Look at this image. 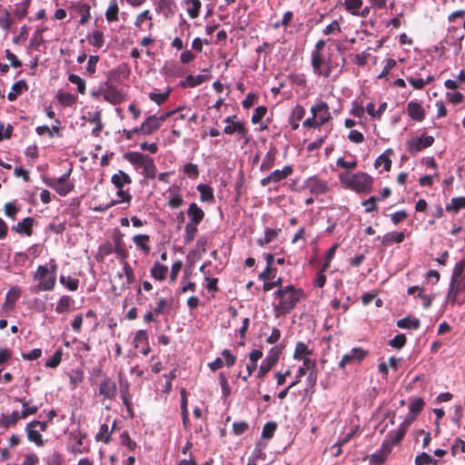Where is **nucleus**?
Listing matches in <instances>:
<instances>
[{
	"label": "nucleus",
	"instance_id": "1",
	"mask_svg": "<svg viewBox=\"0 0 465 465\" xmlns=\"http://www.w3.org/2000/svg\"><path fill=\"white\" fill-rule=\"evenodd\" d=\"M325 40L321 39L316 42L311 54V65L313 74L323 78L331 77L335 72L333 78L336 80L342 72L345 58H342V64L339 66V64L332 59L330 50L325 52Z\"/></svg>",
	"mask_w": 465,
	"mask_h": 465
},
{
	"label": "nucleus",
	"instance_id": "2",
	"mask_svg": "<svg viewBox=\"0 0 465 465\" xmlns=\"http://www.w3.org/2000/svg\"><path fill=\"white\" fill-rule=\"evenodd\" d=\"M304 292L292 284L279 288L274 292L276 302L273 303V312L276 317L289 313L303 298Z\"/></svg>",
	"mask_w": 465,
	"mask_h": 465
},
{
	"label": "nucleus",
	"instance_id": "3",
	"mask_svg": "<svg viewBox=\"0 0 465 465\" xmlns=\"http://www.w3.org/2000/svg\"><path fill=\"white\" fill-rule=\"evenodd\" d=\"M56 272L57 264L54 259H50L47 264L39 265L33 276L36 285L32 291L35 292L52 291L56 283Z\"/></svg>",
	"mask_w": 465,
	"mask_h": 465
},
{
	"label": "nucleus",
	"instance_id": "4",
	"mask_svg": "<svg viewBox=\"0 0 465 465\" xmlns=\"http://www.w3.org/2000/svg\"><path fill=\"white\" fill-rule=\"evenodd\" d=\"M339 179L347 188L359 193H369L373 185V179L368 173L358 172L353 174L340 173Z\"/></svg>",
	"mask_w": 465,
	"mask_h": 465
},
{
	"label": "nucleus",
	"instance_id": "5",
	"mask_svg": "<svg viewBox=\"0 0 465 465\" xmlns=\"http://www.w3.org/2000/svg\"><path fill=\"white\" fill-rule=\"evenodd\" d=\"M312 116L305 119L302 126L308 129H316L331 119L330 107L326 102L318 101L311 107Z\"/></svg>",
	"mask_w": 465,
	"mask_h": 465
},
{
	"label": "nucleus",
	"instance_id": "6",
	"mask_svg": "<svg viewBox=\"0 0 465 465\" xmlns=\"http://www.w3.org/2000/svg\"><path fill=\"white\" fill-rule=\"evenodd\" d=\"M70 173L71 171L59 178L43 176L42 180L45 185L53 188L60 196H65L74 188V184L69 181Z\"/></svg>",
	"mask_w": 465,
	"mask_h": 465
},
{
	"label": "nucleus",
	"instance_id": "7",
	"mask_svg": "<svg viewBox=\"0 0 465 465\" xmlns=\"http://www.w3.org/2000/svg\"><path fill=\"white\" fill-rule=\"evenodd\" d=\"M282 352V347L281 345H275L269 351L267 356L263 359L259 367L257 373L259 378L264 377L271 371L279 361Z\"/></svg>",
	"mask_w": 465,
	"mask_h": 465
},
{
	"label": "nucleus",
	"instance_id": "8",
	"mask_svg": "<svg viewBox=\"0 0 465 465\" xmlns=\"http://www.w3.org/2000/svg\"><path fill=\"white\" fill-rule=\"evenodd\" d=\"M368 353V351L361 347L352 348L341 357L339 367L344 369L347 365L359 364L367 357Z\"/></svg>",
	"mask_w": 465,
	"mask_h": 465
},
{
	"label": "nucleus",
	"instance_id": "9",
	"mask_svg": "<svg viewBox=\"0 0 465 465\" xmlns=\"http://www.w3.org/2000/svg\"><path fill=\"white\" fill-rule=\"evenodd\" d=\"M433 143L434 137L431 135L422 134L421 136H414L408 140L407 149L409 153L414 154L431 146Z\"/></svg>",
	"mask_w": 465,
	"mask_h": 465
},
{
	"label": "nucleus",
	"instance_id": "10",
	"mask_svg": "<svg viewBox=\"0 0 465 465\" xmlns=\"http://www.w3.org/2000/svg\"><path fill=\"white\" fill-rule=\"evenodd\" d=\"M235 118V115L227 116L223 120V122L226 124L223 132L229 135L238 134L241 135L242 138H245L248 134V130L242 122L234 121Z\"/></svg>",
	"mask_w": 465,
	"mask_h": 465
},
{
	"label": "nucleus",
	"instance_id": "11",
	"mask_svg": "<svg viewBox=\"0 0 465 465\" xmlns=\"http://www.w3.org/2000/svg\"><path fill=\"white\" fill-rule=\"evenodd\" d=\"M408 426L409 425H407V422L404 421L396 430L391 431L388 440L382 444V450L389 452L391 446L398 444L403 439Z\"/></svg>",
	"mask_w": 465,
	"mask_h": 465
},
{
	"label": "nucleus",
	"instance_id": "12",
	"mask_svg": "<svg viewBox=\"0 0 465 465\" xmlns=\"http://www.w3.org/2000/svg\"><path fill=\"white\" fill-rule=\"evenodd\" d=\"M305 187L308 188L311 193L318 195L324 194L329 191L328 182L320 179L318 176H311L305 181Z\"/></svg>",
	"mask_w": 465,
	"mask_h": 465
},
{
	"label": "nucleus",
	"instance_id": "13",
	"mask_svg": "<svg viewBox=\"0 0 465 465\" xmlns=\"http://www.w3.org/2000/svg\"><path fill=\"white\" fill-rule=\"evenodd\" d=\"M116 278L120 281V289L125 290L134 282V272L131 265L123 262V269L117 272Z\"/></svg>",
	"mask_w": 465,
	"mask_h": 465
},
{
	"label": "nucleus",
	"instance_id": "14",
	"mask_svg": "<svg viewBox=\"0 0 465 465\" xmlns=\"http://www.w3.org/2000/svg\"><path fill=\"white\" fill-rule=\"evenodd\" d=\"M222 355L224 358V361L221 358H216L213 361L208 363V367L215 371L219 369H222L224 365L227 367H232L234 365L236 361V357L231 353V351L227 349H224L222 351Z\"/></svg>",
	"mask_w": 465,
	"mask_h": 465
},
{
	"label": "nucleus",
	"instance_id": "15",
	"mask_svg": "<svg viewBox=\"0 0 465 465\" xmlns=\"http://www.w3.org/2000/svg\"><path fill=\"white\" fill-rule=\"evenodd\" d=\"M406 112L408 115L416 122H422L426 112L422 104L418 101H411L407 104Z\"/></svg>",
	"mask_w": 465,
	"mask_h": 465
},
{
	"label": "nucleus",
	"instance_id": "16",
	"mask_svg": "<svg viewBox=\"0 0 465 465\" xmlns=\"http://www.w3.org/2000/svg\"><path fill=\"white\" fill-rule=\"evenodd\" d=\"M134 26L141 31H150L153 26V15L150 10H144L135 17Z\"/></svg>",
	"mask_w": 465,
	"mask_h": 465
},
{
	"label": "nucleus",
	"instance_id": "17",
	"mask_svg": "<svg viewBox=\"0 0 465 465\" xmlns=\"http://www.w3.org/2000/svg\"><path fill=\"white\" fill-rule=\"evenodd\" d=\"M101 93L104 100L112 104H118L124 100V95L113 85H108Z\"/></svg>",
	"mask_w": 465,
	"mask_h": 465
},
{
	"label": "nucleus",
	"instance_id": "18",
	"mask_svg": "<svg viewBox=\"0 0 465 465\" xmlns=\"http://www.w3.org/2000/svg\"><path fill=\"white\" fill-rule=\"evenodd\" d=\"M176 5L174 0H158L155 5V11L169 18L175 13Z\"/></svg>",
	"mask_w": 465,
	"mask_h": 465
},
{
	"label": "nucleus",
	"instance_id": "19",
	"mask_svg": "<svg viewBox=\"0 0 465 465\" xmlns=\"http://www.w3.org/2000/svg\"><path fill=\"white\" fill-rule=\"evenodd\" d=\"M99 393L104 396V399H114L117 393L115 381L111 379H105L100 384Z\"/></svg>",
	"mask_w": 465,
	"mask_h": 465
},
{
	"label": "nucleus",
	"instance_id": "20",
	"mask_svg": "<svg viewBox=\"0 0 465 465\" xmlns=\"http://www.w3.org/2000/svg\"><path fill=\"white\" fill-rule=\"evenodd\" d=\"M424 406V401L420 398H414L411 399L409 404V411L410 414L405 420V422H407V425H410L411 422H412L416 416L421 411Z\"/></svg>",
	"mask_w": 465,
	"mask_h": 465
},
{
	"label": "nucleus",
	"instance_id": "21",
	"mask_svg": "<svg viewBox=\"0 0 465 465\" xmlns=\"http://www.w3.org/2000/svg\"><path fill=\"white\" fill-rule=\"evenodd\" d=\"M161 127L159 124V120L156 115L148 116L141 124L140 130L141 134L143 135H148L157 131Z\"/></svg>",
	"mask_w": 465,
	"mask_h": 465
},
{
	"label": "nucleus",
	"instance_id": "22",
	"mask_svg": "<svg viewBox=\"0 0 465 465\" xmlns=\"http://www.w3.org/2000/svg\"><path fill=\"white\" fill-rule=\"evenodd\" d=\"M189 221L187 223L199 225L204 218V212L195 203L189 205L187 210Z\"/></svg>",
	"mask_w": 465,
	"mask_h": 465
},
{
	"label": "nucleus",
	"instance_id": "23",
	"mask_svg": "<svg viewBox=\"0 0 465 465\" xmlns=\"http://www.w3.org/2000/svg\"><path fill=\"white\" fill-rule=\"evenodd\" d=\"M35 220L32 217H26L19 222L16 225L12 227V230L15 231L19 234H25L31 236L33 233V226Z\"/></svg>",
	"mask_w": 465,
	"mask_h": 465
},
{
	"label": "nucleus",
	"instance_id": "24",
	"mask_svg": "<svg viewBox=\"0 0 465 465\" xmlns=\"http://www.w3.org/2000/svg\"><path fill=\"white\" fill-rule=\"evenodd\" d=\"M19 420H21V417L19 411H14L10 414L1 413L0 429L7 430L10 427L15 426Z\"/></svg>",
	"mask_w": 465,
	"mask_h": 465
},
{
	"label": "nucleus",
	"instance_id": "25",
	"mask_svg": "<svg viewBox=\"0 0 465 465\" xmlns=\"http://www.w3.org/2000/svg\"><path fill=\"white\" fill-rule=\"evenodd\" d=\"M314 367H315V360L304 359L302 365L297 371L295 380L289 384V388H293L298 383H300L302 377L306 374V372L308 371V369H313Z\"/></svg>",
	"mask_w": 465,
	"mask_h": 465
},
{
	"label": "nucleus",
	"instance_id": "26",
	"mask_svg": "<svg viewBox=\"0 0 465 465\" xmlns=\"http://www.w3.org/2000/svg\"><path fill=\"white\" fill-rule=\"evenodd\" d=\"M111 183L116 189H121L124 188V185L132 183V179L125 172L119 170L117 173L113 174Z\"/></svg>",
	"mask_w": 465,
	"mask_h": 465
},
{
	"label": "nucleus",
	"instance_id": "27",
	"mask_svg": "<svg viewBox=\"0 0 465 465\" xmlns=\"http://www.w3.org/2000/svg\"><path fill=\"white\" fill-rule=\"evenodd\" d=\"M133 242L137 249L147 254L151 252L150 236L148 234H136L133 237Z\"/></svg>",
	"mask_w": 465,
	"mask_h": 465
},
{
	"label": "nucleus",
	"instance_id": "28",
	"mask_svg": "<svg viewBox=\"0 0 465 465\" xmlns=\"http://www.w3.org/2000/svg\"><path fill=\"white\" fill-rule=\"evenodd\" d=\"M277 153L276 147L271 145L261 163L260 169L262 171H268L273 166Z\"/></svg>",
	"mask_w": 465,
	"mask_h": 465
},
{
	"label": "nucleus",
	"instance_id": "29",
	"mask_svg": "<svg viewBox=\"0 0 465 465\" xmlns=\"http://www.w3.org/2000/svg\"><path fill=\"white\" fill-rule=\"evenodd\" d=\"M21 288L18 286H13L9 289L5 295V300L4 305L9 309H14L17 300L21 296Z\"/></svg>",
	"mask_w": 465,
	"mask_h": 465
},
{
	"label": "nucleus",
	"instance_id": "30",
	"mask_svg": "<svg viewBox=\"0 0 465 465\" xmlns=\"http://www.w3.org/2000/svg\"><path fill=\"white\" fill-rule=\"evenodd\" d=\"M25 432L29 441L34 442L38 447L44 446L45 441L40 430L35 427H30V422L25 427Z\"/></svg>",
	"mask_w": 465,
	"mask_h": 465
},
{
	"label": "nucleus",
	"instance_id": "31",
	"mask_svg": "<svg viewBox=\"0 0 465 465\" xmlns=\"http://www.w3.org/2000/svg\"><path fill=\"white\" fill-rule=\"evenodd\" d=\"M312 351L309 349L308 345L302 341H299L293 352V358L298 361H302L303 362L304 359H311L310 355H312Z\"/></svg>",
	"mask_w": 465,
	"mask_h": 465
},
{
	"label": "nucleus",
	"instance_id": "32",
	"mask_svg": "<svg viewBox=\"0 0 465 465\" xmlns=\"http://www.w3.org/2000/svg\"><path fill=\"white\" fill-rule=\"evenodd\" d=\"M74 302V300L69 295H63L56 303L55 312L59 314L67 313L70 312Z\"/></svg>",
	"mask_w": 465,
	"mask_h": 465
},
{
	"label": "nucleus",
	"instance_id": "33",
	"mask_svg": "<svg viewBox=\"0 0 465 465\" xmlns=\"http://www.w3.org/2000/svg\"><path fill=\"white\" fill-rule=\"evenodd\" d=\"M208 80L205 74L193 75L189 74L183 81L181 82L183 87H195Z\"/></svg>",
	"mask_w": 465,
	"mask_h": 465
},
{
	"label": "nucleus",
	"instance_id": "34",
	"mask_svg": "<svg viewBox=\"0 0 465 465\" xmlns=\"http://www.w3.org/2000/svg\"><path fill=\"white\" fill-rule=\"evenodd\" d=\"M142 173L148 179H154L157 175V169L152 157H148L141 167Z\"/></svg>",
	"mask_w": 465,
	"mask_h": 465
},
{
	"label": "nucleus",
	"instance_id": "35",
	"mask_svg": "<svg viewBox=\"0 0 465 465\" xmlns=\"http://www.w3.org/2000/svg\"><path fill=\"white\" fill-rule=\"evenodd\" d=\"M149 156L143 154L138 152H128L124 154V158L131 163L134 165L142 167L145 160H147Z\"/></svg>",
	"mask_w": 465,
	"mask_h": 465
},
{
	"label": "nucleus",
	"instance_id": "36",
	"mask_svg": "<svg viewBox=\"0 0 465 465\" xmlns=\"http://www.w3.org/2000/svg\"><path fill=\"white\" fill-rule=\"evenodd\" d=\"M293 172L292 165H285L282 170H274L270 173L272 183H279L288 176H290Z\"/></svg>",
	"mask_w": 465,
	"mask_h": 465
},
{
	"label": "nucleus",
	"instance_id": "37",
	"mask_svg": "<svg viewBox=\"0 0 465 465\" xmlns=\"http://www.w3.org/2000/svg\"><path fill=\"white\" fill-rule=\"evenodd\" d=\"M27 84L24 80H20L16 83H15L12 87L11 91L7 94V99L9 101H15L19 94H21L24 91H26Z\"/></svg>",
	"mask_w": 465,
	"mask_h": 465
},
{
	"label": "nucleus",
	"instance_id": "38",
	"mask_svg": "<svg viewBox=\"0 0 465 465\" xmlns=\"http://www.w3.org/2000/svg\"><path fill=\"white\" fill-rule=\"evenodd\" d=\"M168 267L160 262H155L151 269V275L157 281H163L166 277Z\"/></svg>",
	"mask_w": 465,
	"mask_h": 465
},
{
	"label": "nucleus",
	"instance_id": "39",
	"mask_svg": "<svg viewBox=\"0 0 465 465\" xmlns=\"http://www.w3.org/2000/svg\"><path fill=\"white\" fill-rule=\"evenodd\" d=\"M115 426V422L113 424V428L110 430L107 424H102L100 426L99 431L95 435L96 441H103L104 443H109L111 440V434L114 430V428Z\"/></svg>",
	"mask_w": 465,
	"mask_h": 465
},
{
	"label": "nucleus",
	"instance_id": "40",
	"mask_svg": "<svg viewBox=\"0 0 465 465\" xmlns=\"http://www.w3.org/2000/svg\"><path fill=\"white\" fill-rule=\"evenodd\" d=\"M186 12L188 15L194 19L199 16L202 4L200 0H185Z\"/></svg>",
	"mask_w": 465,
	"mask_h": 465
},
{
	"label": "nucleus",
	"instance_id": "41",
	"mask_svg": "<svg viewBox=\"0 0 465 465\" xmlns=\"http://www.w3.org/2000/svg\"><path fill=\"white\" fill-rule=\"evenodd\" d=\"M87 38H88L89 44L96 48H101L104 44V33L99 30L92 31L88 35Z\"/></svg>",
	"mask_w": 465,
	"mask_h": 465
},
{
	"label": "nucleus",
	"instance_id": "42",
	"mask_svg": "<svg viewBox=\"0 0 465 465\" xmlns=\"http://www.w3.org/2000/svg\"><path fill=\"white\" fill-rule=\"evenodd\" d=\"M397 326L401 329L417 330L420 327V320L414 317H405L397 322Z\"/></svg>",
	"mask_w": 465,
	"mask_h": 465
},
{
	"label": "nucleus",
	"instance_id": "43",
	"mask_svg": "<svg viewBox=\"0 0 465 465\" xmlns=\"http://www.w3.org/2000/svg\"><path fill=\"white\" fill-rule=\"evenodd\" d=\"M405 234L402 232H391L383 235L382 243L388 245L392 242L401 243L403 242Z\"/></svg>",
	"mask_w": 465,
	"mask_h": 465
},
{
	"label": "nucleus",
	"instance_id": "44",
	"mask_svg": "<svg viewBox=\"0 0 465 465\" xmlns=\"http://www.w3.org/2000/svg\"><path fill=\"white\" fill-rule=\"evenodd\" d=\"M119 7L117 0H110L109 6L105 11V18L108 22L118 21Z\"/></svg>",
	"mask_w": 465,
	"mask_h": 465
},
{
	"label": "nucleus",
	"instance_id": "45",
	"mask_svg": "<svg viewBox=\"0 0 465 465\" xmlns=\"http://www.w3.org/2000/svg\"><path fill=\"white\" fill-rule=\"evenodd\" d=\"M198 232V225L187 223L184 227L183 242H192Z\"/></svg>",
	"mask_w": 465,
	"mask_h": 465
},
{
	"label": "nucleus",
	"instance_id": "46",
	"mask_svg": "<svg viewBox=\"0 0 465 465\" xmlns=\"http://www.w3.org/2000/svg\"><path fill=\"white\" fill-rule=\"evenodd\" d=\"M197 191L201 194V200L203 202H212L213 201V188L207 184L200 183L196 187Z\"/></svg>",
	"mask_w": 465,
	"mask_h": 465
},
{
	"label": "nucleus",
	"instance_id": "47",
	"mask_svg": "<svg viewBox=\"0 0 465 465\" xmlns=\"http://www.w3.org/2000/svg\"><path fill=\"white\" fill-rule=\"evenodd\" d=\"M13 25V19L11 18V14L7 9H3L0 11V28L8 31Z\"/></svg>",
	"mask_w": 465,
	"mask_h": 465
},
{
	"label": "nucleus",
	"instance_id": "48",
	"mask_svg": "<svg viewBox=\"0 0 465 465\" xmlns=\"http://www.w3.org/2000/svg\"><path fill=\"white\" fill-rule=\"evenodd\" d=\"M344 5L349 13L358 15L362 5V0H344Z\"/></svg>",
	"mask_w": 465,
	"mask_h": 465
},
{
	"label": "nucleus",
	"instance_id": "49",
	"mask_svg": "<svg viewBox=\"0 0 465 465\" xmlns=\"http://www.w3.org/2000/svg\"><path fill=\"white\" fill-rule=\"evenodd\" d=\"M181 394H182L181 414H182V419H183V424L184 428L187 429L188 422H189V417H188L189 413H188V409H187V398L185 395V391L183 390Z\"/></svg>",
	"mask_w": 465,
	"mask_h": 465
},
{
	"label": "nucleus",
	"instance_id": "50",
	"mask_svg": "<svg viewBox=\"0 0 465 465\" xmlns=\"http://www.w3.org/2000/svg\"><path fill=\"white\" fill-rule=\"evenodd\" d=\"M60 283L63 284L69 291H76L78 289L79 281L70 276L61 275L59 278Z\"/></svg>",
	"mask_w": 465,
	"mask_h": 465
},
{
	"label": "nucleus",
	"instance_id": "51",
	"mask_svg": "<svg viewBox=\"0 0 465 465\" xmlns=\"http://www.w3.org/2000/svg\"><path fill=\"white\" fill-rule=\"evenodd\" d=\"M277 236H278V232L276 230H273L271 228H266L264 230V237L258 239L257 243L260 246H263V245L268 244L271 242H272Z\"/></svg>",
	"mask_w": 465,
	"mask_h": 465
},
{
	"label": "nucleus",
	"instance_id": "52",
	"mask_svg": "<svg viewBox=\"0 0 465 465\" xmlns=\"http://www.w3.org/2000/svg\"><path fill=\"white\" fill-rule=\"evenodd\" d=\"M308 376L306 379V388L305 391L308 393L310 391H312L316 381H317V371L316 366L313 369H308Z\"/></svg>",
	"mask_w": 465,
	"mask_h": 465
},
{
	"label": "nucleus",
	"instance_id": "53",
	"mask_svg": "<svg viewBox=\"0 0 465 465\" xmlns=\"http://www.w3.org/2000/svg\"><path fill=\"white\" fill-rule=\"evenodd\" d=\"M114 252H115V254L117 255L118 258L122 259L124 262V260L126 259V257L128 255V252L123 245L121 237L116 236L114 240Z\"/></svg>",
	"mask_w": 465,
	"mask_h": 465
},
{
	"label": "nucleus",
	"instance_id": "54",
	"mask_svg": "<svg viewBox=\"0 0 465 465\" xmlns=\"http://www.w3.org/2000/svg\"><path fill=\"white\" fill-rule=\"evenodd\" d=\"M170 93H171V88L168 87L167 90L163 93H155V92L150 93L149 98L153 102H154L155 104L160 105V104H163L168 99Z\"/></svg>",
	"mask_w": 465,
	"mask_h": 465
},
{
	"label": "nucleus",
	"instance_id": "55",
	"mask_svg": "<svg viewBox=\"0 0 465 465\" xmlns=\"http://www.w3.org/2000/svg\"><path fill=\"white\" fill-rule=\"evenodd\" d=\"M89 123L94 125L92 133L94 135H98L103 129V124L101 120V113L99 111L95 112L91 118L88 119Z\"/></svg>",
	"mask_w": 465,
	"mask_h": 465
},
{
	"label": "nucleus",
	"instance_id": "56",
	"mask_svg": "<svg viewBox=\"0 0 465 465\" xmlns=\"http://www.w3.org/2000/svg\"><path fill=\"white\" fill-rule=\"evenodd\" d=\"M465 208V197H456L451 199L450 204L446 206L448 212H458L459 210Z\"/></svg>",
	"mask_w": 465,
	"mask_h": 465
},
{
	"label": "nucleus",
	"instance_id": "57",
	"mask_svg": "<svg viewBox=\"0 0 465 465\" xmlns=\"http://www.w3.org/2000/svg\"><path fill=\"white\" fill-rule=\"evenodd\" d=\"M63 352L62 350H57L46 361L45 367L56 368L62 361Z\"/></svg>",
	"mask_w": 465,
	"mask_h": 465
},
{
	"label": "nucleus",
	"instance_id": "58",
	"mask_svg": "<svg viewBox=\"0 0 465 465\" xmlns=\"http://www.w3.org/2000/svg\"><path fill=\"white\" fill-rule=\"evenodd\" d=\"M336 164L338 167L343 168L345 170H354L357 167V160L354 156H351V161H346L344 158H338Z\"/></svg>",
	"mask_w": 465,
	"mask_h": 465
},
{
	"label": "nucleus",
	"instance_id": "59",
	"mask_svg": "<svg viewBox=\"0 0 465 465\" xmlns=\"http://www.w3.org/2000/svg\"><path fill=\"white\" fill-rule=\"evenodd\" d=\"M183 171L189 178L196 179L199 176V168L195 163H188L184 164Z\"/></svg>",
	"mask_w": 465,
	"mask_h": 465
},
{
	"label": "nucleus",
	"instance_id": "60",
	"mask_svg": "<svg viewBox=\"0 0 465 465\" xmlns=\"http://www.w3.org/2000/svg\"><path fill=\"white\" fill-rule=\"evenodd\" d=\"M116 195L118 199L112 200V202H116V204L126 203L127 204L130 203L132 200V195L129 193V191L124 190V188L117 189Z\"/></svg>",
	"mask_w": 465,
	"mask_h": 465
},
{
	"label": "nucleus",
	"instance_id": "61",
	"mask_svg": "<svg viewBox=\"0 0 465 465\" xmlns=\"http://www.w3.org/2000/svg\"><path fill=\"white\" fill-rule=\"evenodd\" d=\"M120 443L122 446L126 447L130 450H134L136 448V442L134 441L127 431H124L120 436Z\"/></svg>",
	"mask_w": 465,
	"mask_h": 465
},
{
	"label": "nucleus",
	"instance_id": "62",
	"mask_svg": "<svg viewBox=\"0 0 465 465\" xmlns=\"http://www.w3.org/2000/svg\"><path fill=\"white\" fill-rule=\"evenodd\" d=\"M266 114H267L266 106L261 105V106L256 107L252 115V123L254 124L261 123V121L262 120V118L265 116Z\"/></svg>",
	"mask_w": 465,
	"mask_h": 465
},
{
	"label": "nucleus",
	"instance_id": "63",
	"mask_svg": "<svg viewBox=\"0 0 465 465\" xmlns=\"http://www.w3.org/2000/svg\"><path fill=\"white\" fill-rule=\"evenodd\" d=\"M68 80L70 83L77 85V91L80 94H84L85 92V82L77 74H71L68 76Z\"/></svg>",
	"mask_w": 465,
	"mask_h": 465
},
{
	"label": "nucleus",
	"instance_id": "64",
	"mask_svg": "<svg viewBox=\"0 0 465 465\" xmlns=\"http://www.w3.org/2000/svg\"><path fill=\"white\" fill-rule=\"evenodd\" d=\"M375 167L376 168H379V167H382L383 170L385 171H389L391 167V159L385 155L384 153L383 154H381L375 161Z\"/></svg>",
	"mask_w": 465,
	"mask_h": 465
}]
</instances>
